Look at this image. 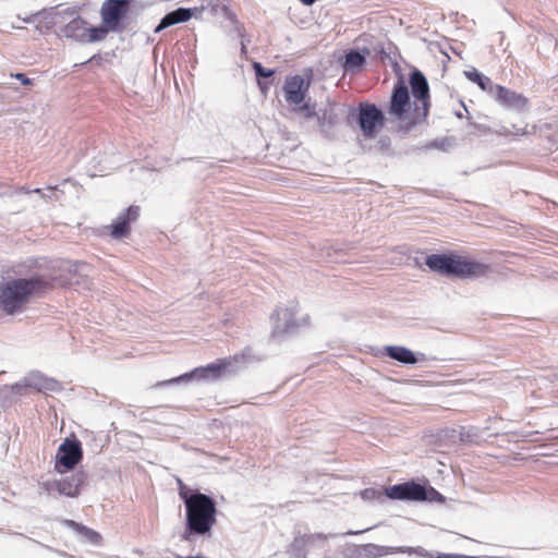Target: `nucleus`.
Instances as JSON below:
<instances>
[{"label":"nucleus","instance_id":"nucleus-2","mask_svg":"<svg viewBox=\"0 0 558 558\" xmlns=\"http://www.w3.org/2000/svg\"><path fill=\"white\" fill-rule=\"evenodd\" d=\"M425 265L437 274L461 279L481 277L489 270L488 265L454 253L432 254L426 257Z\"/></svg>","mask_w":558,"mask_h":558},{"label":"nucleus","instance_id":"nucleus-22","mask_svg":"<svg viewBox=\"0 0 558 558\" xmlns=\"http://www.w3.org/2000/svg\"><path fill=\"white\" fill-rule=\"evenodd\" d=\"M253 69L258 77H270L275 74V70L265 69L259 62H254Z\"/></svg>","mask_w":558,"mask_h":558},{"label":"nucleus","instance_id":"nucleus-6","mask_svg":"<svg viewBox=\"0 0 558 558\" xmlns=\"http://www.w3.org/2000/svg\"><path fill=\"white\" fill-rule=\"evenodd\" d=\"M83 459V449L81 441L75 438H65L59 446L54 471L59 474L72 471Z\"/></svg>","mask_w":558,"mask_h":558},{"label":"nucleus","instance_id":"nucleus-13","mask_svg":"<svg viewBox=\"0 0 558 558\" xmlns=\"http://www.w3.org/2000/svg\"><path fill=\"white\" fill-rule=\"evenodd\" d=\"M86 482L87 473L84 471H77L72 473L70 476L56 481L54 487L59 494L74 498L80 495L81 489Z\"/></svg>","mask_w":558,"mask_h":558},{"label":"nucleus","instance_id":"nucleus-14","mask_svg":"<svg viewBox=\"0 0 558 558\" xmlns=\"http://www.w3.org/2000/svg\"><path fill=\"white\" fill-rule=\"evenodd\" d=\"M489 94L497 102L508 108H525L527 106V98L502 85L490 86Z\"/></svg>","mask_w":558,"mask_h":558},{"label":"nucleus","instance_id":"nucleus-26","mask_svg":"<svg viewBox=\"0 0 558 558\" xmlns=\"http://www.w3.org/2000/svg\"><path fill=\"white\" fill-rule=\"evenodd\" d=\"M305 5H312L316 0H300Z\"/></svg>","mask_w":558,"mask_h":558},{"label":"nucleus","instance_id":"nucleus-4","mask_svg":"<svg viewBox=\"0 0 558 558\" xmlns=\"http://www.w3.org/2000/svg\"><path fill=\"white\" fill-rule=\"evenodd\" d=\"M387 113L404 130H410L423 122L416 121L415 106L411 108L409 88L402 78L398 80L393 86Z\"/></svg>","mask_w":558,"mask_h":558},{"label":"nucleus","instance_id":"nucleus-19","mask_svg":"<svg viewBox=\"0 0 558 558\" xmlns=\"http://www.w3.org/2000/svg\"><path fill=\"white\" fill-rule=\"evenodd\" d=\"M365 57L359 51L351 50L345 54L343 68L345 71H355L363 66Z\"/></svg>","mask_w":558,"mask_h":558},{"label":"nucleus","instance_id":"nucleus-29","mask_svg":"<svg viewBox=\"0 0 558 558\" xmlns=\"http://www.w3.org/2000/svg\"><path fill=\"white\" fill-rule=\"evenodd\" d=\"M20 191L24 192V193H29L31 192V191L26 190L25 187H21Z\"/></svg>","mask_w":558,"mask_h":558},{"label":"nucleus","instance_id":"nucleus-15","mask_svg":"<svg viewBox=\"0 0 558 558\" xmlns=\"http://www.w3.org/2000/svg\"><path fill=\"white\" fill-rule=\"evenodd\" d=\"M87 22L82 17H75L70 21L62 29L65 37L84 43L87 34Z\"/></svg>","mask_w":558,"mask_h":558},{"label":"nucleus","instance_id":"nucleus-3","mask_svg":"<svg viewBox=\"0 0 558 558\" xmlns=\"http://www.w3.org/2000/svg\"><path fill=\"white\" fill-rule=\"evenodd\" d=\"M186 532L184 538L187 539V533L205 535L210 532L217 522V507L215 500L202 493H195L186 499Z\"/></svg>","mask_w":558,"mask_h":558},{"label":"nucleus","instance_id":"nucleus-10","mask_svg":"<svg viewBox=\"0 0 558 558\" xmlns=\"http://www.w3.org/2000/svg\"><path fill=\"white\" fill-rule=\"evenodd\" d=\"M311 86V80L302 75L288 76L284 81L283 92L286 101L294 107V110H305L307 105L303 104Z\"/></svg>","mask_w":558,"mask_h":558},{"label":"nucleus","instance_id":"nucleus-21","mask_svg":"<svg viewBox=\"0 0 558 558\" xmlns=\"http://www.w3.org/2000/svg\"><path fill=\"white\" fill-rule=\"evenodd\" d=\"M465 74L470 81L476 83L477 86L484 92L489 93L490 86H495V84L492 83L489 77L484 76L482 73L477 71L466 72Z\"/></svg>","mask_w":558,"mask_h":558},{"label":"nucleus","instance_id":"nucleus-28","mask_svg":"<svg viewBox=\"0 0 558 558\" xmlns=\"http://www.w3.org/2000/svg\"><path fill=\"white\" fill-rule=\"evenodd\" d=\"M33 192H34V193H36V194H39V195L44 196V195H43V192H41V190H40V189H35Z\"/></svg>","mask_w":558,"mask_h":558},{"label":"nucleus","instance_id":"nucleus-18","mask_svg":"<svg viewBox=\"0 0 558 558\" xmlns=\"http://www.w3.org/2000/svg\"><path fill=\"white\" fill-rule=\"evenodd\" d=\"M386 352L391 359L404 364H414L417 361L414 353L404 347H387Z\"/></svg>","mask_w":558,"mask_h":558},{"label":"nucleus","instance_id":"nucleus-20","mask_svg":"<svg viewBox=\"0 0 558 558\" xmlns=\"http://www.w3.org/2000/svg\"><path fill=\"white\" fill-rule=\"evenodd\" d=\"M108 32H110V29L106 25L88 27L84 43L101 41L106 38Z\"/></svg>","mask_w":558,"mask_h":558},{"label":"nucleus","instance_id":"nucleus-16","mask_svg":"<svg viewBox=\"0 0 558 558\" xmlns=\"http://www.w3.org/2000/svg\"><path fill=\"white\" fill-rule=\"evenodd\" d=\"M63 524L72 529L75 533L81 535L93 545H100L102 543V536L97 531L89 529L82 523L66 519L63 521Z\"/></svg>","mask_w":558,"mask_h":558},{"label":"nucleus","instance_id":"nucleus-7","mask_svg":"<svg viewBox=\"0 0 558 558\" xmlns=\"http://www.w3.org/2000/svg\"><path fill=\"white\" fill-rule=\"evenodd\" d=\"M386 494L391 499L414 501L434 500L436 496L440 495L436 489H426L424 486L415 482H407L390 486L386 489ZM441 496H439V498Z\"/></svg>","mask_w":558,"mask_h":558},{"label":"nucleus","instance_id":"nucleus-12","mask_svg":"<svg viewBox=\"0 0 558 558\" xmlns=\"http://www.w3.org/2000/svg\"><path fill=\"white\" fill-rule=\"evenodd\" d=\"M141 215V207L137 205L129 206L124 211L118 215L111 225L105 227L108 235L119 240L131 234V223L135 222Z\"/></svg>","mask_w":558,"mask_h":558},{"label":"nucleus","instance_id":"nucleus-25","mask_svg":"<svg viewBox=\"0 0 558 558\" xmlns=\"http://www.w3.org/2000/svg\"><path fill=\"white\" fill-rule=\"evenodd\" d=\"M258 86L260 87V89L265 93L266 89L268 88V86L266 84H264L263 82L258 81Z\"/></svg>","mask_w":558,"mask_h":558},{"label":"nucleus","instance_id":"nucleus-5","mask_svg":"<svg viewBox=\"0 0 558 558\" xmlns=\"http://www.w3.org/2000/svg\"><path fill=\"white\" fill-rule=\"evenodd\" d=\"M409 84L415 101L416 121H425L430 108L428 82L420 70L414 69L410 73Z\"/></svg>","mask_w":558,"mask_h":558},{"label":"nucleus","instance_id":"nucleus-1","mask_svg":"<svg viewBox=\"0 0 558 558\" xmlns=\"http://www.w3.org/2000/svg\"><path fill=\"white\" fill-rule=\"evenodd\" d=\"M53 282L45 276L15 278L0 284V310L8 315L24 311L27 304L51 290Z\"/></svg>","mask_w":558,"mask_h":558},{"label":"nucleus","instance_id":"nucleus-11","mask_svg":"<svg viewBox=\"0 0 558 558\" xmlns=\"http://www.w3.org/2000/svg\"><path fill=\"white\" fill-rule=\"evenodd\" d=\"M130 4L131 0H106L100 9L102 24L111 32H120L121 21L126 16Z\"/></svg>","mask_w":558,"mask_h":558},{"label":"nucleus","instance_id":"nucleus-24","mask_svg":"<svg viewBox=\"0 0 558 558\" xmlns=\"http://www.w3.org/2000/svg\"><path fill=\"white\" fill-rule=\"evenodd\" d=\"M16 80L21 81L23 85H29L32 84V81L23 73H17L13 75Z\"/></svg>","mask_w":558,"mask_h":558},{"label":"nucleus","instance_id":"nucleus-17","mask_svg":"<svg viewBox=\"0 0 558 558\" xmlns=\"http://www.w3.org/2000/svg\"><path fill=\"white\" fill-rule=\"evenodd\" d=\"M191 17L192 13L190 9L179 8L166 14L160 21L159 25L156 27L155 32L158 33L174 24L184 23L189 21Z\"/></svg>","mask_w":558,"mask_h":558},{"label":"nucleus","instance_id":"nucleus-9","mask_svg":"<svg viewBox=\"0 0 558 558\" xmlns=\"http://www.w3.org/2000/svg\"><path fill=\"white\" fill-rule=\"evenodd\" d=\"M239 361V356H229L225 359H219L214 363H210L206 366H201L192 371L191 373L184 374L182 376H179L177 378H172L166 383H178L180 380H185L191 378L192 376H197L198 379L202 380H216L220 378L225 373H227L230 368V366Z\"/></svg>","mask_w":558,"mask_h":558},{"label":"nucleus","instance_id":"nucleus-23","mask_svg":"<svg viewBox=\"0 0 558 558\" xmlns=\"http://www.w3.org/2000/svg\"><path fill=\"white\" fill-rule=\"evenodd\" d=\"M178 484H179V496L184 501V505L186 506V499L191 498L194 494H191L190 488L181 480H178Z\"/></svg>","mask_w":558,"mask_h":558},{"label":"nucleus","instance_id":"nucleus-8","mask_svg":"<svg viewBox=\"0 0 558 558\" xmlns=\"http://www.w3.org/2000/svg\"><path fill=\"white\" fill-rule=\"evenodd\" d=\"M359 125L365 138H374L377 131L385 125V116L376 105L361 102L359 105Z\"/></svg>","mask_w":558,"mask_h":558},{"label":"nucleus","instance_id":"nucleus-27","mask_svg":"<svg viewBox=\"0 0 558 558\" xmlns=\"http://www.w3.org/2000/svg\"><path fill=\"white\" fill-rule=\"evenodd\" d=\"M177 558H205V557H203V556H190V557L178 556Z\"/></svg>","mask_w":558,"mask_h":558}]
</instances>
